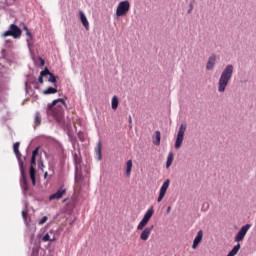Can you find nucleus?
<instances>
[{"label":"nucleus","mask_w":256,"mask_h":256,"mask_svg":"<svg viewBox=\"0 0 256 256\" xmlns=\"http://www.w3.org/2000/svg\"><path fill=\"white\" fill-rule=\"evenodd\" d=\"M131 123H133V118L131 116H129V125H130V129L133 127L131 126Z\"/></svg>","instance_id":"obj_40"},{"label":"nucleus","mask_w":256,"mask_h":256,"mask_svg":"<svg viewBox=\"0 0 256 256\" xmlns=\"http://www.w3.org/2000/svg\"><path fill=\"white\" fill-rule=\"evenodd\" d=\"M174 157L175 155L173 154V152H169L166 161V169H169V167H171Z\"/></svg>","instance_id":"obj_19"},{"label":"nucleus","mask_w":256,"mask_h":256,"mask_svg":"<svg viewBox=\"0 0 256 256\" xmlns=\"http://www.w3.org/2000/svg\"><path fill=\"white\" fill-rule=\"evenodd\" d=\"M6 43H9V47H11V45H12L11 41L7 40Z\"/></svg>","instance_id":"obj_43"},{"label":"nucleus","mask_w":256,"mask_h":256,"mask_svg":"<svg viewBox=\"0 0 256 256\" xmlns=\"http://www.w3.org/2000/svg\"><path fill=\"white\" fill-rule=\"evenodd\" d=\"M203 241V230H199L196 237L193 240L192 249H197L199 247V243Z\"/></svg>","instance_id":"obj_14"},{"label":"nucleus","mask_w":256,"mask_h":256,"mask_svg":"<svg viewBox=\"0 0 256 256\" xmlns=\"http://www.w3.org/2000/svg\"><path fill=\"white\" fill-rule=\"evenodd\" d=\"M206 209H209V204H206Z\"/></svg>","instance_id":"obj_46"},{"label":"nucleus","mask_w":256,"mask_h":256,"mask_svg":"<svg viewBox=\"0 0 256 256\" xmlns=\"http://www.w3.org/2000/svg\"><path fill=\"white\" fill-rule=\"evenodd\" d=\"M187 131V124L183 123L180 125L176 141H175V149H181V145H183V139L185 137V132Z\"/></svg>","instance_id":"obj_4"},{"label":"nucleus","mask_w":256,"mask_h":256,"mask_svg":"<svg viewBox=\"0 0 256 256\" xmlns=\"http://www.w3.org/2000/svg\"><path fill=\"white\" fill-rule=\"evenodd\" d=\"M67 107V103H65L63 98H57L47 105L46 115L52 119H56L57 115H61Z\"/></svg>","instance_id":"obj_1"},{"label":"nucleus","mask_w":256,"mask_h":256,"mask_svg":"<svg viewBox=\"0 0 256 256\" xmlns=\"http://www.w3.org/2000/svg\"><path fill=\"white\" fill-rule=\"evenodd\" d=\"M78 171H79V168L76 165V167H75V181H77V173H78Z\"/></svg>","instance_id":"obj_38"},{"label":"nucleus","mask_w":256,"mask_h":256,"mask_svg":"<svg viewBox=\"0 0 256 256\" xmlns=\"http://www.w3.org/2000/svg\"><path fill=\"white\" fill-rule=\"evenodd\" d=\"M47 222V216H43L40 220H39V225H43V223Z\"/></svg>","instance_id":"obj_32"},{"label":"nucleus","mask_w":256,"mask_h":256,"mask_svg":"<svg viewBox=\"0 0 256 256\" xmlns=\"http://www.w3.org/2000/svg\"><path fill=\"white\" fill-rule=\"evenodd\" d=\"M169 185H171V180L166 179L160 188L159 196L157 199L158 203L163 201L165 195L167 194V190L169 189Z\"/></svg>","instance_id":"obj_9"},{"label":"nucleus","mask_w":256,"mask_h":256,"mask_svg":"<svg viewBox=\"0 0 256 256\" xmlns=\"http://www.w3.org/2000/svg\"><path fill=\"white\" fill-rule=\"evenodd\" d=\"M48 175H49V174H48L47 172H45V173H44V179H47Z\"/></svg>","instance_id":"obj_42"},{"label":"nucleus","mask_w":256,"mask_h":256,"mask_svg":"<svg viewBox=\"0 0 256 256\" xmlns=\"http://www.w3.org/2000/svg\"><path fill=\"white\" fill-rule=\"evenodd\" d=\"M25 91L26 93H29V91H32L31 87H29V84L27 82H25Z\"/></svg>","instance_id":"obj_34"},{"label":"nucleus","mask_w":256,"mask_h":256,"mask_svg":"<svg viewBox=\"0 0 256 256\" xmlns=\"http://www.w3.org/2000/svg\"><path fill=\"white\" fill-rule=\"evenodd\" d=\"M249 229H251V224H245L244 226H242L235 236V242L241 243V241L245 239V235H247Z\"/></svg>","instance_id":"obj_8"},{"label":"nucleus","mask_w":256,"mask_h":256,"mask_svg":"<svg viewBox=\"0 0 256 256\" xmlns=\"http://www.w3.org/2000/svg\"><path fill=\"white\" fill-rule=\"evenodd\" d=\"M26 35L30 37V39H33V35H31V32H29V30L26 31Z\"/></svg>","instance_id":"obj_39"},{"label":"nucleus","mask_w":256,"mask_h":256,"mask_svg":"<svg viewBox=\"0 0 256 256\" xmlns=\"http://www.w3.org/2000/svg\"><path fill=\"white\" fill-rule=\"evenodd\" d=\"M19 170H20V187L24 193V195L27 194V191H29V183L27 182V176L25 175V165L20 164L19 166Z\"/></svg>","instance_id":"obj_3"},{"label":"nucleus","mask_w":256,"mask_h":256,"mask_svg":"<svg viewBox=\"0 0 256 256\" xmlns=\"http://www.w3.org/2000/svg\"><path fill=\"white\" fill-rule=\"evenodd\" d=\"M234 70L235 67L232 64H228L225 66L218 80V93H225L227 85H229V81L233 79Z\"/></svg>","instance_id":"obj_2"},{"label":"nucleus","mask_w":256,"mask_h":256,"mask_svg":"<svg viewBox=\"0 0 256 256\" xmlns=\"http://www.w3.org/2000/svg\"><path fill=\"white\" fill-rule=\"evenodd\" d=\"M3 37H13V34L11 33V29L9 28L7 31H5L2 34Z\"/></svg>","instance_id":"obj_29"},{"label":"nucleus","mask_w":256,"mask_h":256,"mask_svg":"<svg viewBox=\"0 0 256 256\" xmlns=\"http://www.w3.org/2000/svg\"><path fill=\"white\" fill-rule=\"evenodd\" d=\"M111 107L114 111L117 109V107H119V98H117V96H113L111 101Z\"/></svg>","instance_id":"obj_21"},{"label":"nucleus","mask_w":256,"mask_h":256,"mask_svg":"<svg viewBox=\"0 0 256 256\" xmlns=\"http://www.w3.org/2000/svg\"><path fill=\"white\" fill-rule=\"evenodd\" d=\"M216 61H217V56H215V54H212L208 58V62L206 64V71H212L213 67H215Z\"/></svg>","instance_id":"obj_15"},{"label":"nucleus","mask_w":256,"mask_h":256,"mask_svg":"<svg viewBox=\"0 0 256 256\" xmlns=\"http://www.w3.org/2000/svg\"><path fill=\"white\" fill-rule=\"evenodd\" d=\"M129 9H131V4H129V1H121L116 9L117 17H123V15H127V13H129Z\"/></svg>","instance_id":"obj_6"},{"label":"nucleus","mask_w":256,"mask_h":256,"mask_svg":"<svg viewBox=\"0 0 256 256\" xmlns=\"http://www.w3.org/2000/svg\"><path fill=\"white\" fill-rule=\"evenodd\" d=\"M126 173L128 175H131V169L133 168V162L131 160H128L126 163Z\"/></svg>","instance_id":"obj_24"},{"label":"nucleus","mask_w":256,"mask_h":256,"mask_svg":"<svg viewBox=\"0 0 256 256\" xmlns=\"http://www.w3.org/2000/svg\"><path fill=\"white\" fill-rule=\"evenodd\" d=\"M37 155H39V147L35 148L33 151H32V158L34 159H37Z\"/></svg>","instance_id":"obj_27"},{"label":"nucleus","mask_w":256,"mask_h":256,"mask_svg":"<svg viewBox=\"0 0 256 256\" xmlns=\"http://www.w3.org/2000/svg\"><path fill=\"white\" fill-rule=\"evenodd\" d=\"M155 138L153 139V143L155 145H161V132L160 131H156L155 132Z\"/></svg>","instance_id":"obj_22"},{"label":"nucleus","mask_w":256,"mask_h":256,"mask_svg":"<svg viewBox=\"0 0 256 256\" xmlns=\"http://www.w3.org/2000/svg\"><path fill=\"white\" fill-rule=\"evenodd\" d=\"M35 89H39V86H35Z\"/></svg>","instance_id":"obj_47"},{"label":"nucleus","mask_w":256,"mask_h":256,"mask_svg":"<svg viewBox=\"0 0 256 256\" xmlns=\"http://www.w3.org/2000/svg\"><path fill=\"white\" fill-rule=\"evenodd\" d=\"M239 249H241L240 243H238L236 246H234L228 254H230L231 256H235V255H237V253H239Z\"/></svg>","instance_id":"obj_23"},{"label":"nucleus","mask_w":256,"mask_h":256,"mask_svg":"<svg viewBox=\"0 0 256 256\" xmlns=\"http://www.w3.org/2000/svg\"><path fill=\"white\" fill-rule=\"evenodd\" d=\"M40 75H41L42 77H47V75H51V72L49 71L48 68H45L44 70H42V71L40 72Z\"/></svg>","instance_id":"obj_26"},{"label":"nucleus","mask_w":256,"mask_h":256,"mask_svg":"<svg viewBox=\"0 0 256 256\" xmlns=\"http://www.w3.org/2000/svg\"><path fill=\"white\" fill-rule=\"evenodd\" d=\"M22 217L23 219H27V210L22 211Z\"/></svg>","instance_id":"obj_35"},{"label":"nucleus","mask_w":256,"mask_h":256,"mask_svg":"<svg viewBox=\"0 0 256 256\" xmlns=\"http://www.w3.org/2000/svg\"><path fill=\"white\" fill-rule=\"evenodd\" d=\"M95 154L97 161H101L102 155H101V142H97L96 148H95Z\"/></svg>","instance_id":"obj_18"},{"label":"nucleus","mask_w":256,"mask_h":256,"mask_svg":"<svg viewBox=\"0 0 256 256\" xmlns=\"http://www.w3.org/2000/svg\"><path fill=\"white\" fill-rule=\"evenodd\" d=\"M153 213H155V210L153 209V206H151L147 210V212L144 214V217L142 218V220L139 222L137 226L138 231H141L147 225V223L151 221V218L153 217Z\"/></svg>","instance_id":"obj_5"},{"label":"nucleus","mask_w":256,"mask_h":256,"mask_svg":"<svg viewBox=\"0 0 256 256\" xmlns=\"http://www.w3.org/2000/svg\"><path fill=\"white\" fill-rule=\"evenodd\" d=\"M38 255H39V249L33 248V249H32V253H31V256H38Z\"/></svg>","instance_id":"obj_31"},{"label":"nucleus","mask_w":256,"mask_h":256,"mask_svg":"<svg viewBox=\"0 0 256 256\" xmlns=\"http://www.w3.org/2000/svg\"><path fill=\"white\" fill-rule=\"evenodd\" d=\"M193 3H195V0H191L190 8L188 9V13H191V11H193Z\"/></svg>","instance_id":"obj_33"},{"label":"nucleus","mask_w":256,"mask_h":256,"mask_svg":"<svg viewBox=\"0 0 256 256\" xmlns=\"http://www.w3.org/2000/svg\"><path fill=\"white\" fill-rule=\"evenodd\" d=\"M43 77H44V76H42V75H40V76L38 77V83L43 84Z\"/></svg>","instance_id":"obj_37"},{"label":"nucleus","mask_w":256,"mask_h":256,"mask_svg":"<svg viewBox=\"0 0 256 256\" xmlns=\"http://www.w3.org/2000/svg\"><path fill=\"white\" fill-rule=\"evenodd\" d=\"M171 211V207L167 208V213H169Z\"/></svg>","instance_id":"obj_45"},{"label":"nucleus","mask_w":256,"mask_h":256,"mask_svg":"<svg viewBox=\"0 0 256 256\" xmlns=\"http://www.w3.org/2000/svg\"><path fill=\"white\" fill-rule=\"evenodd\" d=\"M35 165H37V158L31 157L29 175H30V179L32 181V185L37 184V180H36L37 170L35 169Z\"/></svg>","instance_id":"obj_7"},{"label":"nucleus","mask_w":256,"mask_h":256,"mask_svg":"<svg viewBox=\"0 0 256 256\" xmlns=\"http://www.w3.org/2000/svg\"><path fill=\"white\" fill-rule=\"evenodd\" d=\"M58 79H59L58 76H55L53 73H50L48 81L49 83H57Z\"/></svg>","instance_id":"obj_25"},{"label":"nucleus","mask_w":256,"mask_h":256,"mask_svg":"<svg viewBox=\"0 0 256 256\" xmlns=\"http://www.w3.org/2000/svg\"><path fill=\"white\" fill-rule=\"evenodd\" d=\"M80 21L82 25H84L85 29H89V20H87V16H85L83 11H80Z\"/></svg>","instance_id":"obj_16"},{"label":"nucleus","mask_w":256,"mask_h":256,"mask_svg":"<svg viewBox=\"0 0 256 256\" xmlns=\"http://www.w3.org/2000/svg\"><path fill=\"white\" fill-rule=\"evenodd\" d=\"M155 229V225H150L146 227L140 234L141 241H147L149 239V236L151 235V231Z\"/></svg>","instance_id":"obj_11"},{"label":"nucleus","mask_w":256,"mask_h":256,"mask_svg":"<svg viewBox=\"0 0 256 256\" xmlns=\"http://www.w3.org/2000/svg\"><path fill=\"white\" fill-rule=\"evenodd\" d=\"M9 28L14 39H19V37H21V28H19V26L11 24Z\"/></svg>","instance_id":"obj_13"},{"label":"nucleus","mask_w":256,"mask_h":256,"mask_svg":"<svg viewBox=\"0 0 256 256\" xmlns=\"http://www.w3.org/2000/svg\"><path fill=\"white\" fill-rule=\"evenodd\" d=\"M65 193H67V190L63 187H60L54 194L49 196V201H53L55 199L59 200L61 197H63V195H65Z\"/></svg>","instance_id":"obj_12"},{"label":"nucleus","mask_w":256,"mask_h":256,"mask_svg":"<svg viewBox=\"0 0 256 256\" xmlns=\"http://www.w3.org/2000/svg\"><path fill=\"white\" fill-rule=\"evenodd\" d=\"M41 125V113L36 112L34 116V129H37Z\"/></svg>","instance_id":"obj_17"},{"label":"nucleus","mask_w":256,"mask_h":256,"mask_svg":"<svg viewBox=\"0 0 256 256\" xmlns=\"http://www.w3.org/2000/svg\"><path fill=\"white\" fill-rule=\"evenodd\" d=\"M55 241H57V238L55 236H53V238H50V243H53Z\"/></svg>","instance_id":"obj_41"},{"label":"nucleus","mask_w":256,"mask_h":256,"mask_svg":"<svg viewBox=\"0 0 256 256\" xmlns=\"http://www.w3.org/2000/svg\"><path fill=\"white\" fill-rule=\"evenodd\" d=\"M39 61H40L41 67H44L45 66V60H43V58H39Z\"/></svg>","instance_id":"obj_36"},{"label":"nucleus","mask_w":256,"mask_h":256,"mask_svg":"<svg viewBox=\"0 0 256 256\" xmlns=\"http://www.w3.org/2000/svg\"><path fill=\"white\" fill-rule=\"evenodd\" d=\"M77 157V154H74V158Z\"/></svg>","instance_id":"obj_48"},{"label":"nucleus","mask_w":256,"mask_h":256,"mask_svg":"<svg viewBox=\"0 0 256 256\" xmlns=\"http://www.w3.org/2000/svg\"><path fill=\"white\" fill-rule=\"evenodd\" d=\"M19 145H20L19 142H15L13 145V149H14V153L16 155L17 161H18V165H19V167H21V164L25 165V161L27 158H25V156L21 155V152L19 151Z\"/></svg>","instance_id":"obj_10"},{"label":"nucleus","mask_w":256,"mask_h":256,"mask_svg":"<svg viewBox=\"0 0 256 256\" xmlns=\"http://www.w3.org/2000/svg\"><path fill=\"white\" fill-rule=\"evenodd\" d=\"M38 169H40V171H43V169H45V164L43 163V159H40L38 161Z\"/></svg>","instance_id":"obj_28"},{"label":"nucleus","mask_w":256,"mask_h":256,"mask_svg":"<svg viewBox=\"0 0 256 256\" xmlns=\"http://www.w3.org/2000/svg\"><path fill=\"white\" fill-rule=\"evenodd\" d=\"M42 241H45V242L51 241V236L49 235V233H47L43 236Z\"/></svg>","instance_id":"obj_30"},{"label":"nucleus","mask_w":256,"mask_h":256,"mask_svg":"<svg viewBox=\"0 0 256 256\" xmlns=\"http://www.w3.org/2000/svg\"><path fill=\"white\" fill-rule=\"evenodd\" d=\"M24 31H29V28H27V26H24Z\"/></svg>","instance_id":"obj_44"},{"label":"nucleus","mask_w":256,"mask_h":256,"mask_svg":"<svg viewBox=\"0 0 256 256\" xmlns=\"http://www.w3.org/2000/svg\"><path fill=\"white\" fill-rule=\"evenodd\" d=\"M57 93V88L48 87L46 90H43V95H55Z\"/></svg>","instance_id":"obj_20"}]
</instances>
